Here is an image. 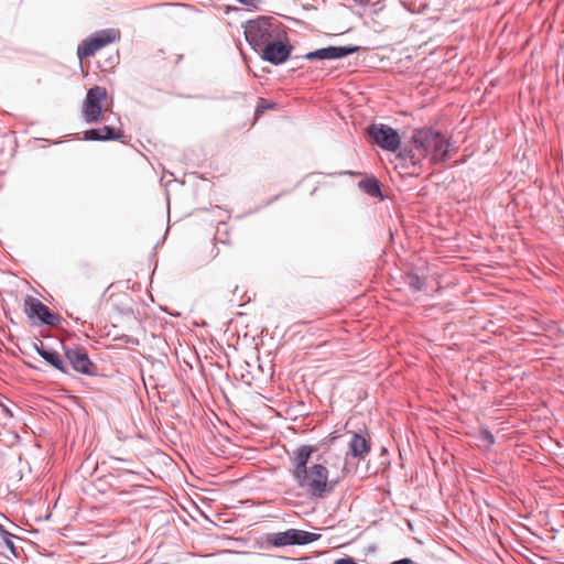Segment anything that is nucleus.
<instances>
[{
  "mask_svg": "<svg viewBox=\"0 0 564 564\" xmlns=\"http://www.w3.org/2000/svg\"><path fill=\"white\" fill-rule=\"evenodd\" d=\"M315 447L303 445L291 457V474L297 486L311 498H324L334 490V484L328 480V469L322 463L308 466Z\"/></svg>",
  "mask_w": 564,
  "mask_h": 564,
  "instance_id": "obj_1",
  "label": "nucleus"
},
{
  "mask_svg": "<svg viewBox=\"0 0 564 564\" xmlns=\"http://www.w3.org/2000/svg\"><path fill=\"white\" fill-rule=\"evenodd\" d=\"M413 148L404 149L399 156L409 160L413 169L420 167L422 160L432 164H440L449 159V141L437 130L423 128L414 131L412 135ZM415 173V170L412 171Z\"/></svg>",
  "mask_w": 564,
  "mask_h": 564,
  "instance_id": "obj_2",
  "label": "nucleus"
},
{
  "mask_svg": "<svg viewBox=\"0 0 564 564\" xmlns=\"http://www.w3.org/2000/svg\"><path fill=\"white\" fill-rule=\"evenodd\" d=\"M281 34L280 23L272 17H258L245 24L246 40L256 52Z\"/></svg>",
  "mask_w": 564,
  "mask_h": 564,
  "instance_id": "obj_3",
  "label": "nucleus"
},
{
  "mask_svg": "<svg viewBox=\"0 0 564 564\" xmlns=\"http://www.w3.org/2000/svg\"><path fill=\"white\" fill-rule=\"evenodd\" d=\"M106 88L95 86L87 91L83 105V118L87 123H97L102 119V102L107 99Z\"/></svg>",
  "mask_w": 564,
  "mask_h": 564,
  "instance_id": "obj_4",
  "label": "nucleus"
},
{
  "mask_svg": "<svg viewBox=\"0 0 564 564\" xmlns=\"http://www.w3.org/2000/svg\"><path fill=\"white\" fill-rule=\"evenodd\" d=\"M370 141L382 150L395 152L401 144L398 131L383 123H373L367 129Z\"/></svg>",
  "mask_w": 564,
  "mask_h": 564,
  "instance_id": "obj_5",
  "label": "nucleus"
},
{
  "mask_svg": "<svg viewBox=\"0 0 564 564\" xmlns=\"http://www.w3.org/2000/svg\"><path fill=\"white\" fill-rule=\"evenodd\" d=\"M319 534L299 529H289L269 535L268 541L276 547L306 545L319 539Z\"/></svg>",
  "mask_w": 564,
  "mask_h": 564,
  "instance_id": "obj_6",
  "label": "nucleus"
},
{
  "mask_svg": "<svg viewBox=\"0 0 564 564\" xmlns=\"http://www.w3.org/2000/svg\"><path fill=\"white\" fill-rule=\"evenodd\" d=\"M24 312L30 319H37L41 324L48 326H56L61 319L57 314L52 313L45 304L33 296L25 297Z\"/></svg>",
  "mask_w": 564,
  "mask_h": 564,
  "instance_id": "obj_7",
  "label": "nucleus"
},
{
  "mask_svg": "<svg viewBox=\"0 0 564 564\" xmlns=\"http://www.w3.org/2000/svg\"><path fill=\"white\" fill-rule=\"evenodd\" d=\"M65 357L72 368L83 375H94L96 366L90 360L87 351L83 347H64Z\"/></svg>",
  "mask_w": 564,
  "mask_h": 564,
  "instance_id": "obj_8",
  "label": "nucleus"
},
{
  "mask_svg": "<svg viewBox=\"0 0 564 564\" xmlns=\"http://www.w3.org/2000/svg\"><path fill=\"white\" fill-rule=\"evenodd\" d=\"M292 47L288 44H284L280 37H275L270 43L264 45L259 52L261 53L262 59L273 64L279 65L288 61L290 57Z\"/></svg>",
  "mask_w": 564,
  "mask_h": 564,
  "instance_id": "obj_9",
  "label": "nucleus"
},
{
  "mask_svg": "<svg viewBox=\"0 0 564 564\" xmlns=\"http://www.w3.org/2000/svg\"><path fill=\"white\" fill-rule=\"evenodd\" d=\"M360 50L359 46H328L310 52L305 55L306 59H338L354 54Z\"/></svg>",
  "mask_w": 564,
  "mask_h": 564,
  "instance_id": "obj_10",
  "label": "nucleus"
},
{
  "mask_svg": "<svg viewBox=\"0 0 564 564\" xmlns=\"http://www.w3.org/2000/svg\"><path fill=\"white\" fill-rule=\"evenodd\" d=\"M34 349L48 365L63 373H68L67 364L56 350L45 347L42 341L35 343Z\"/></svg>",
  "mask_w": 564,
  "mask_h": 564,
  "instance_id": "obj_11",
  "label": "nucleus"
},
{
  "mask_svg": "<svg viewBox=\"0 0 564 564\" xmlns=\"http://www.w3.org/2000/svg\"><path fill=\"white\" fill-rule=\"evenodd\" d=\"M348 446L349 454L358 459H365L371 449L369 438L366 435L356 432H351Z\"/></svg>",
  "mask_w": 564,
  "mask_h": 564,
  "instance_id": "obj_12",
  "label": "nucleus"
},
{
  "mask_svg": "<svg viewBox=\"0 0 564 564\" xmlns=\"http://www.w3.org/2000/svg\"><path fill=\"white\" fill-rule=\"evenodd\" d=\"M123 137L121 130H115L110 126L89 129L84 132V139L89 141L120 140Z\"/></svg>",
  "mask_w": 564,
  "mask_h": 564,
  "instance_id": "obj_13",
  "label": "nucleus"
},
{
  "mask_svg": "<svg viewBox=\"0 0 564 564\" xmlns=\"http://www.w3.org/2000/svg\"><path fill=\"white\" fill-rule=\"evenodd\" d=\"M120 32L115 29H107L102 30L100 32H97L91 36L93 41L95 42V45L98 50L105 47L106 45L112 43L117 39H119Z\"/></svg>",
  "mask_w": 564,
  "mask_h": 564,
  "instance_id": "obj_14",
  "label": "nucleus"
},
{
  "mask_svg": "<svg viewBox=\"0 0 564 564\" xmlns=\"http://www.w3.org/2000/svg\"><path fill=\"white\" fill-rule=\"evenodd\" d=\"M120 32L115 29H107L102 30L100 32H97L91 36L93 41L95 42V45L98 50L105 47L106 45L112 43L117 39H119Z\"/></svg>",
  "mask_w": 564,
  "mask_h": 564,
  "instance_id": "obj_15",
  "label": "nucleus"
},
{
  "mask_svg": "<svg viewBox=\"0 0 564 564\" xmlns=\"http://www.w3.org/2000/svg\"><path fill=\"white\" fill-rule=\"evenodd\" d=\"M120 32L115 29H107L102 30L100 32H97L91 36L93 41L95 42V45L98 50L105 47L106 45L112 43L117 39H119Z\"/></svg>",
  "mask_w": 564,
  "mask_h": 564,
  "instance_id": "obj_16",
  "label": "nucleus"
},
{
  "mask_svg": "<svg viewBox=\"0 0 564 564\" xmlns=\"http://www.w3.org/2000/svg\"><path fill=\"white\" fill-rule=\"evenodd\" d=\"M358 186L371 197H378L381 195L380 184L375 177L361 180L358 183Z\"/></svg>",
  "mask_w": 564,
  "mask_h": 564,
  "instance_id": "obj_17",
  "label": "nucleus"
},
{
  "mask_svg": "<svg viewBox=\"0 0 564 564\" xmlns=\"http://www.w3.org/2000/svg\"><path fill=\"white\" fill-rule=\"evenodd\" d=\"M98 51L91 37L83 41L77 48V55L80 59L93 56Z\"/></svg>",
  "mask_w": 564,
  "mask_h": 564,
  "instance_id": "obj_18",
  "label": "nucleus"
},
{
  "mask_svg": "<svg viewBox=\"0 0 564 564\" xmlns=\"http://www.w3.org/2000/svg\"><path fill=\"white\" fill-rule=\"evenodd\" d=\"M405 282L415 292L423 290L424 281L415 273H409Z\"/></svg>",
  "mask_w": 564,
  "mask_h": 564,
  "instance_id": "obj_19",
  "label": "nucleus"
},
{
  "mask_svg": "<svg viewBox=\"0 0 564 564\" xmlns=\"http://www.w3.org/2000/svg\"><path fill=\"white\" fill-rule=\"evenodd\" d=\"M334 564H358L352 557L346 556L338 558L334 562Z\"/></svg>",
  "mask_w": 564,
  "mask_h": 564,
  "instance_id": "obj_20",
  "label": "nucleus"
},
{
  "mask_svg": "<svg viewBox=\"0 0 564 564\" xmlns=\"http://www.w3.org/2000/svg\"><path fill=\"white\" fill-rule=\"evenodd\" d=\"M239 3L245 4L247 7L256 8L260 0H237Z\"/></svg>",
  "mask_w": 564,
  "mask_h": 564,
  "instance_id": "obj_21",
  "label": "nucleus"
},
{
  "mask_svg": "<svg viewBox=\"0 0 564 564\" xmlns=\"http://www.w3.org/2000/svg\"><path fill=\"white\" fill-rule=\"evenodd\" d=\"M391 564H416V563L414 561H412L411 558L405 557V558L394 561Z\"/></svg>",
  "mask_w": 564,
  "mask_h": 564,
  "instance_id": "obj_22",
  "label": "nucleus"
},
{
  "mask_svg": "<svg viewBox=\"0 0 564 564\" xmlns=\"http://www.w3.org/2000/svg\"><path fill=\"white\" fill-rule=\"evenodd\" d=\"M485 435L489 443H494V435L489 431H486Z\"/></svg>",
  "mask_w": 564,
  "mask_h": 564,
  "instance_id": "obj_23",
  "label": "nucleus"
},
{
  "mask_svg": "<svg viewBox=\"0 0 564 564\" xmlns=\"http://www.w3.org/2000/svg\"><path fill=\"white\" fill-rule=\"evenodd\" d=\"M6 544H7V546H8L10 550H12V551L14 550V544H13V542H12L11 540L7 539V540H6Z\"/></svg>",
  "mask_w": 564,
  "mask_h": 564,
  "instance_id": "obj_24",
  "label": "nucleus"
},
{
  "mask_svg": "<svg viewBox=\"0 0 564 564\" xmlns=\"http://www.w3.org/2000/svg\"><path fill=\"white\" fill-rule=\"evenodd\" d=\"M2 409L9 416H13L12 412L7 406L2 405Z\"/></svg>",
  "mask_w": 564,
  "mask_h": 564,
  "instance_id": "obj_25",
  "label": "nucleus"
},
{
  "mask_svg": "<svg viewBox=\"0 0 564 564\" xmlns=\"http://www.w3.org/2000/svg\"><path fill=\"white\" fill-rule=\"evenodd\" d=\"M123 338L126 339V343H130V341H132V340H131V338H130L129 336H127V335H126V336H123Z\"/></svg>",
  "mask_w": 564,
  "mask_h": 564,
  "instance_id": "obj_26",
  "label": "nucleus"
},
{
  "mask_svg": "<svg viewBox=\"0 0 564 564\" xmlns=\"http://www.w3.org/2000/svg\"><path fill=\"white\" fill-rule=\"evenodd\" d=\"M355 1L362 3V2H368L369 0H355Z\"/></svg>",
  "mask_w": 564,
  "mask_h": 564,
  "instance_id": "obj_27",
  "label": "nucleus"
}]
</instances>
